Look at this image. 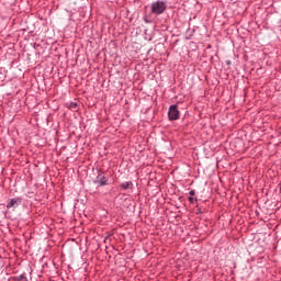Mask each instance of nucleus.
Masks as SVG:
<instances>
[{
	"label": "nucleus",
	"mask_w": 281,
	"mask_h": 281,
	"mask_svg": "<svg viewBox=\"0 0 281 281\" xmlns=\"http://www.w3.org/2000/svg\"><path fill=\"white\" fill-rule=\"evenodd\" d=\"M151 12L153 14H164L166 12V2L156 1L151 3Z\"/></svg>",
	"instance_id": "1"
},
{
	"label": "nucleus",
	"mask_w": 281,
	"mask_h": 281,
	"mask_svg": "<svg viewBox=\"0 0 281 281\" xmlns=\"http://www.w3.org/2000/svg\"><path fill=\"white\" fill-rule=\"evenodd\" d=\"M179 115H180L179 108L176 104L170 105L168 111V117L170 122H175L179 120Z\"/></svg>",
	"instance_id": "2"
},
{
	"label": "nucleus",
	"mask_w": 281,
	"mask_h": 281,
	"mask_svg": "<svg viewBox=\"0 0 281 281\" xmlns=\"http://www.w3.org/2000/svg\"><path fill=\"white\" fill-rule=\"evenodd\" d=\"M22 201L23 200L21 198L11 199L7 204L8 210H10L11 207H19V205L22 203Z\"/></svg>",
	"instance_id": "3"
},
{
	"label": "nucleus",
	"mask_w": 281,
	"mask_h": 281,
	"mask_svg": "<svg viewBox=\"0 0 281 281\" xmlns=\"http://www.w3.org/2000/svg\"><path fill=\"white\" fill-rule=\"evenodd\" d=\"M95 183H98V186H109V179H106L104 175L99 173L95 178Z\"/></svg>",
	"instance_id": "4"
},
{
	"label": "nucleus",
	"mask_w": 281,
	"mask_h": 281,
	"mask_svg": "<svg viewBox=\"0 0 281 281\" xmlns=\"http://www.w3.org/2000/svg\"><path fill=\"white\" fill-rule=\"evenodd\" d=\"M120 188H122V190L133 189V182L132 181L123 182L120 184Z\"/></svg>",
	"instance_id": "5"
},
{
	"label": "nucleus",
	"mask_w": 281,
	"mask_h": 281,
	"mask_svg": "<svg viewBox=\"0 0 281 281\" xmlns=\"http://www.w3.org/2000/svg\"><path fill=\"white\" fill-rule=\"evenodd\" d=\"M13 281H27V277L25 274H20L13 278Z\"/></svg>",
	"instance_id": "6"
},
{
	"label": "nucleus",
	"mask_w": 281,
	"mask_h": 281,
	"mask_svg": "<svg viewBox=\"0 0 281 281\" xmlns=\"http://www.w3.org/2000/svg\"><path fill=\"white\" fill-rule=\"evenodd\" d=\"M77 106H78V104H76V103H74V102L70 103V108H71V109H76Z\"/></svg>",
	"instance_id": "7"
},
{
	"label": "nucleus",
	"mask_w": 281,
	"mask_h": 281,
	"mask_svg": "<svg viewBox=\"0 0 281 281\" xmlns=\"http://www.w3.org/2000/svg\"><path fill=\"white\" fill-rule=\"evenodd\" d=\"M189 194H190L191 196H194V194H196V192H195L194 190H191V191L189 192Z\"/></svg>",
	"instance_id": "8"
},
{
	"label": "nucleus",
	"mask_w": 281,
	"mask_h": 281,
	"mask_svg": "<svg viewBox=\"0 0 281 281\" xmlns=\"http://www.w3.org/2000/svg\"><path fill=\"white\" fill-rule=\"evenodd\" d=\"M189 202H190V203H194V198L190 196V198H189Z\"/></svg>",
	"instance_id": "9"
}]
</instances>
